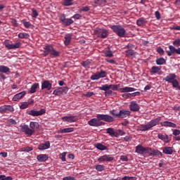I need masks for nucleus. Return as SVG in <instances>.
I'll return each instance as SVG.
<instances>
[{
	"label": "nucleus",
	"instance_id": "c756f323",
	"mask_svg": "<svg viewBox=\"0 0 180 180\" xmlns=\"http://www.w3.org/2000/svg\"><path fill=\"white\" fill-rule=\"evenodd\" d=\"M106 134H109L111 137H117V133L115 132V129H113V128L107 129Z\"/></svg>",
	"mask_w": 180,
	"mask_h": 180
},
{
	"label": "nucleus",
	"instance_id": "9d476101",
	"mask_svg": "<svg viewBox=\"0 0 180 180\" xmlns=\"http://www.w3.org/2000/svg\"><path fill=\"white\" fill-rule=\"evenodd\" d=\"M59 20L63 26H70V25H72L74 23V20L71 18H67L65 17V14H62L60 16Z\"/></svg>",
	"mask_w": 180,
	"mask_h": 180
},
{
	"label": "nucleus",
	"instance_id": "2eb2a0df",
	"mask_svg": "<svg viewBox=\"0 0 180 180\" xmlns=\"http://www.w3.org/2000/svg\"><path fill=\"white\" fill-rule=\"evenodd\" d=\"M113 160H115V158L113 156H112V155H103V156H101L98 158V162H105L106 161L108 162H110L113 161Z\"/></svg>",
	"mask_w": 180,
	"mask_h": 180
},
{
	"label": "nucleus",
	"instance_id": "f704fd0d",
	"mask_svg": "<svg viewBox=\"0 0 180 180\" xmlns=\"http://www.w3.org/2000/svg\"><path fill=\"white\" fill-rule=\"evenodd\" d=\"M37 88H39V83L33 84L30 88V94H34Z\"/></svg>",
	"mask_w": 180,
	"mask_h": 180
},
{
	"label": "nucleus",
	"instance_id": "052dcab7",
	"mask_svg": "<svg viewBox=\"0 0 180 180\" xmlns=\"http://www.w3.org/2000/svg\"><path fill=\"white\" fill-rule=\"evenodd\" d=\"M120 160L123 162H127L129 161V158L126 155H121Z\"/></svg>",
	"mask_w": 180,
	"mask_h": 180
},
{
	"label": "nucleus",
	"instance_id": "e433bc0d",
	"mask_svg": "<svg viewBox=\"0 0 180 180\" xmlns=\"http://www.w3.org/2000/svg\"><path fill=\"white\" fill-rule=\"evenodd\" d=\"M30 127L32 130H34V129H39V125L37 122H31L30 123Z\"/></svg>",
	"mask_w": 180,
	"mask_h": 180
},
{
	"label": "nucleus",
	"instance_id": "c03bdc74",
	"mask_svg": "<svg viewBox=\"0 0 180 180\" xmlns=\"http://www.w3.org/2000/svg\"><path fill=\"white\" fill-rule=\"evenodd\" d=\"M91 64L90 60H86L85 61H83L82 63V67H84V68H89V65Z\"/></svg>",
	"mask_w": 180,
	"mask_h": 180
},
{
	"label": "nucleus",
	"instance_id": "5fc2aeb1",
	"mask_svg": "<svg viewBox=\"0 0 180 180\" xmlns=\"http://www.w3.org/2000/svg\"><path fill=\"white\" fill-rule=\"evenodd\" d=\"M32 16L33 18H37L39 16V13H37V11L35 8H32Z\"/></svg>",
	"mask_w": 180,
	"mask_h": 180
},
{
	"label": "nucleus",
	"instance_id": "a211bd4d",
	"mask_svg": "<svg viewBox=\"0 0 180 180\" xmlns=\"http://www.w3.org/2000/svg\"><path fill=\"white\" fill-rule=\"evenodd\" d=\"M129 109L131 112H139L140 110V105H139L136 101H131Z\"/></svg>",
	"mask_w": 180,
	"mask_h": 180
},
{
	"label": "nucleus",
	"instance_id": "39448f33",
	"mask_svg": "<svg viewBox=\"0 0 180 180\" xmlns=\"http://www.w3.org/2000/svg\"><path fill=\"white\" fill-rule=\"evenodd\" d=\"M4 44L6 47V49H8V50H15L16 49H19L20 47V45L22 44L20 43V41L18 40L15 44H12V41L8 39H6L4 41Z\"/></svg>",
	"mask_w": 180,
	"mask_h": 180
},
{
	"label": "nucleus",
	"instance_id": "473e14b6",
	"mask_svg": "<svg viewBox=\"0 0 180 180\" xmlns=\"http://www.w3.org/2000/svg\"><path fill=\"white\" fill-rule=\"evenodd\" d=\"M70 43H71V35L70 34H65L64 41L65 46H68Z\"/></svg>",
	"mask_w": 180,
	"mask_h": 180
},
{
	"label": "nucleus",
	"instance_id": "6ab92c4d",
	"mask_svg": "<svg viewBox=\"0 0 180 180\" xmlns=\"http://www.w3.org/2000/svg\"><path fill=\"white\" fill-rule=\"evenodd\" d=\"M162 127H172L173 129L176 128V124L169 121H165L160 123Z\"/></svg>",
	"mask_w": 180,
	"mask_h": 180
},
{
	"label": "nucleus",
	"instance_id": "603ef678",
	"mask_svg": "<svg viewBox=\"0 0 180 180\" xmlns=\"http://www.w3.org/2000/svg\"><path fill=\"white\" fill-rule=\"evenodd\" d=\"M29 105H30V103H27V102H25V103H22L20 105V108L21 109H26L27 108H29Z\"/></svg>",
	"mask_w": 180,
	"mask_h": 180
},
{
	"label": "nucleus",
	"instance_id": "0eeeda50",
	"mask_svg": "<svg viewBox=\"0 0 180 180\" xmlns=\"http://www.w3.org/2000/svg\"><path fill=\"white\" fill-rule=\"evenodd\" d=\"M94 34L97 36V37H100V39H106V37L109 36V31L105 29L96 28L94 30Z\"/></svg>",
	"mask_w": 180,
	"mask_h": 180
},
{
	"label": "nucleus",
	"instance_id": "ddd939ff",
	"mask_svg": "<svg viewBox=\"0 0 180 180\" xmlns=\"http://www.w3.org/2000/svg\"><path fill=\"white\" fill-rule=\"evenodd\" d=\"M21 130L28 136H33V134H34V130L30 128L29 125L24 124L21 126Z\"/></svg>",
	"mask_w": 180,
	"mask_h": 180
},
{
	"label": "nucleus",
	"instance_id": "e2e57ef3",
	"mask_svg": "<svg viewBox=\"0 0 180 180\" xmlns=\"http://www.w3.org/2000/svg\"><path fill=\"white\" fill-rule=\"evenodd\" d=\"M110 89H112V91H118L117 86L116 84H110Z\"/></svg>",
	"mask_w": 180,
	"mask_h": 180
},
{
	"label": "nucleus",
	"instance_id": "4be33fe9",
	"mask_svg": "<svg viewBox=\"0 0 180 180\" xmlns=\"http://www.w3.org/2000/svg\"><path fill=\"white\" fill-rule=\"evenodd\" d=\"M173 147L170 146H165L162 148V151L164 154H166L167 155H171L174 153Z\"/></svg>",
	"mask_w": 180,
	"mask_h": 180
},
{
	"label": "nucleus",
	"instance_id": "412c9836",
	"mask_svg": "<svg viewBox=\"0 0 180 180\" xmlns=\"http://www.w3.org/2000/svg\"><path fill=\"white\" fill-rule=\"evenodd\" d=\"M160 71H161V66H153L150 70V73L151 74V75H154V74H158V75H161V73H160Z\"/></svg>",
	"mask_w": 180,
	"mask_h": 180
},
{
	"label": "nucleus",
	"instance_id": "a878e982",
	"mask_svg": "<svg viewBox=\"0 0 180 180\" xmlns=\"http://www.w3.org/2000/svg\"><path fill=\"white\" fill-rule=\"evenodd\" d=\"M39 162H46L49 160V156L46 154H40L37 157Z\"/></svg>",
	"mask_w": 180,
	"mask_h": 180
},
{
	"label": "nucleus",
	"instance_id": "ea45409f",
	"mask_svg": "<svg viewBox=\"0 0 180 180\" xmlns=\"http://www.w3.org/2000/svg\"><path fill=\"white\" fill-rule=\"evenodd\" d=\"M104 56L105 57H112L113 56V52L110 51V49L108 48L107 50L104 51Z\"/></svg>",
	"mask_w": 180,
	"mask_h": 180
},
{
	"label": "nucleus",
	"instance_id": "774afa93",
	"mask_svg": "<svg viewBox=\"0 0 180 180\" xmlns=\"http://www.w3.org/2000/svg\"><path fill=\"white\" fill-rule=\"evenodd\" d=\"M8 124H16V121L13 119H10L7 121Z\"/></svg>",
	"mask_w": 180,
	"mask_h": 180
},
{
	"label": "nucleus",
	"instance_id": "0e129e2a",
	"mask_svg": "<svg viewBox=\"0 0 180 180\" xmlns=\"http://www.w3.org/2000/svg\"><path fill=\"white\" fill-rule=\"evenodd\" d=\"M89 6H82L81 8H80V11L82 12H88V11H89Z\"/></svg>",
	"mask_w": 180,
	"mask_h": 180
},
{
	"label": "nucleus",
	"instance_id": "423d86ee",
	"mask_svg": "<svg viewBox=\"0 0 180 180\" xmlns=\"http://www.w3.org/2000/svg\"><path fill=\"white\" fill-rule=\"evenodd\" d=\"M4 44L6 47V49H8V50H15L16 49H19L20 47V45L22 44L20 43V41L18 40L15 44H12V41L8 39H6L4 41Z\"/></svg>",
	"mask_w": 180,
	"mask_h": 180
},
{
	"label": "nucleus",
	"instance_id": "aec40b11",
	"mask_svg": "<svg viewBox=\"0 0 180 180\" xmlns=\"http://www.w3.org/2000/svg\"><path fill=\"white\" fill-rule=\"evenodd\" d=\"M8 112H13V107L11 105H4L0 108V113H8Z\"/></svg>",
	"mask_w": 180,
	"mask_h": 180
},
{
	"label": "nucleus",
	"instance_id": "7c9ffc66",
	"mask_svg": "<svg viewBox=\"0 0 180 180\" xmlns=\"http://www.w3.org/2000/svg\"><path fill=\"white\" fill-rule=\"evenodd\" d=\"M135 152L137 153V154H144V146L138 145L136 146Z\"/></svg>",
	"mask_w": 180,
	"mask_h": 180
},
{
	"label": "nucleus",
	"instance_id": "4d7b16f0",
	"mask_svg": "<svg viewBox=\"0 0 180 180\" xmlns=\"http://www.w3.org/2000/svg\"><path fill=\"white\" fill-rule=\"evenodd\" d=\"M33 150V148L32 147H24L22 148V151H25V153H29L30 151H32Z\"/></svg>",
	"mask_w": 180,
	"mask_h": 180
},
{
	"label": "nucleus",
	"instance_id": "de8ad7c7",
	"mask_svg": "<svg viewBox=\"0 0 180 180\" xmlns=\"http://www.w3.org/2000/svg\"><path fill=\"white\" fill-rule=\"evenodd\" d=\"M126 52V56L127 57H130L131 56H134V51L132 49H128L127 51H125Z\"/></svg>",
	"mask_w": 180,
	"mask_h": 180
},
{
	"label": "nucleus",
	"instance_id": "393cba45",
	"mask_svg": "<svg viewBox=\"0 0 180 180\" xmlns=\"http://www.w3.org/2000/svg\"><path fill=\"white\" fill-rule=\"evenodd\" d=\"M119 91L120 92H121V94H124L126 92H134V91H136V89H134V87L125 86L119 89Z\"/></svg>",
	"mask_w": 180,
	"mask_h": 180
},
{
	"label": "nucleus",
	"instance_id": "49530a36",
	"mask_svg": "<svg viewBox=\"0 0 180 180\" xmlns=\"http://www.w3.org/2000/svg\"><path fill=\"white\" fill-rule=\"evenodd\" d=\"M158 139H160V140H165V141H168V135L164 136L162 134H158Z\"/></svg>",
	"mask_w": 180,
	"mask_h": 180
},
{
	"label": "nucleus",
	"instance_id": "13d9d810",
	"mask_svg": "<svg viewBox=\"0 0 180 180\" xmlns=\"http://www.w3.org/2000/svg\"><path fill=\"white\" fill-rule=\"evenodd\" d=\"M173 44L175 46V47H179L180 46V39H177L173 41Z\"/></svg>",
	"mask_w": 180,
	"mask_h": 180
},
{
	"label": "nucleus",
	"instance_id": "2f4dec72",
	"mask_svg": "<svg viewBox=\"0 0 180 180\" xmlns=\"http://www.w3.org/2000/svg\"><path fill=\"white\" fill-rule=\"evenodd\" d=\"M95 147L97 148V150H100L101 151H105V150H108V146L102 143H96Z\"/></svg>",
	"mask_w": 180,
	"mask_h": 180
},
{
	"label": "nucleus",
	"instance_id": "69168bd1",
	"mask_svg": "<svg viewBox=\"0 0 180 180\" xmlns=\"http://www.w3.org/2000/svg\"><path fill=\"white\" fill-rule=\"evenodd\" d=\"M173 136H175L176 137L177 136H179V134H180V131H179V129H173Z\"/></svg>",
	"mask_w": 180,
	"mask_h": 180
},
{
	"label": "nucleus",
	"instance_id": "6e6552de",
	"mask_svg": "<svg viewBox=\"0 0 180 180\" xmlns=\"http://www.w3.org/2000/svg\"><path fill=\"white\" fill-rule=\"evenodd\" d=\"M96 118L99 122L101 120H103V122H107V123H112V122H115V119L113 117L109 115H104V114H98L96 115Z\"/></svg>",
	"mask_w": 180,
	"mask_h": 180
},
{
	"label": "nucleus",
	"instance_id": "5701e85b",
	"mask_svg": "<svg viewBox=\"0 0 180 180\" xmlns=\"http://www.w3.org/2000/svg\"><path fill=\"white\" fill-rule=\"evenodd\" d=\"M50 148V142L46 141L44 143H41L38 146V150H40V151H43V150H47Z\"/></svg>",
	"mask_w": 180,
	"mask_h": 180
},
{
	"label": "nucleus",
	"instance_id": "7ed1b4c3",
	"mask_svg": "<svg viewBox=\"0 0 180 180\" xmlns=\"http://www.w3.org/2000/svg\"><path fill=\"white\" fill-rule=\"evenodd\" d=\"M110 27L118 37H126V30L123 26L120 25H110Z\"/></svg>",
	"mask_w": 180,
	"mask_h": 180
},
{
	"label": "nucleus",
	"instance_id": "c85d7f7f",
	"mask_svg": "<svg viewBox=\"0 0 180 180\" xmlns=\"http://www.w3.org/2000/svg\"><path fill=\"white\" fill-rule=\"evenodd\" d=\"M74 131V128L72 127H68V128H64V129H60L58 130L57 133H72Z\"/></svg>",
	"mask_w": 180,
	"mask_h": 180
},
{
	"label": "nucleus",
	"instance_id": "58836bf2",
	"mask_svg": "<svg viewBox=\"0 0 180 180\" xmlns=\"http://www.w3.org/2000/svg\"><path fill=\"white\" fill-rule=\"evenodd\" d=\"M100 91H105V92L109 91L110 89V84L108 85V84L102 85L99 87Z\"/></svg>",
	"mask_w": 180,
	"mask_h": 180
},
{
	"label": "nucleus",
	"instance_id": "f8f14e48",
	"mask_svg": "<svg viewBox=\"0 0 180 180\" xmlns=\"http://www.w3.org/2000/svg\"><path fill=\"white\" fill-rule=\"evenodd\" d=\"M46 113V109L42 108L40 110H27V115H29L30 116H41L42 115H44Z\"/></svg>",
	"mask_w": 180,
	"mask_h": 180
},
{
	"label": "nucleus",
	"instance_id": "f257e3e1",
	"mask_svg": "<svg viewBox=\"0 0 180 180\" xmlns=\"http://www.w3.org/2000/svg\"><path fill=\"white\" fill-rule=\"evenodd\" d=\"M162 117H158L155 119L151 120L149 122H148L146 124H141L140 126V131H147L153 127H155V126L160 124V122L162 120Z\"/></svg>",
	"mask_w": 180,
	"mask_h": 180
},
{
	"label": "nucleus",
	"instance_id": "cd10ccee",
	"mask_svg": "<svg viewBox=\"0 0 180 180\" xmlns=\"http://www.w3.org/2000/svg\"><path fill=\"white\" fill-rule=\"evenodd\" d=\"M147 24V19L144 18H140L136 20L137 26L143 27Z\"/></svg>",
	"mask_w": 180,
	"mask_h": 180
},
{
	"label": "nucleus",
	"instance_id": "8fccbe9b",
	"mask_svg": "<svg viewBox=\"0 0 180 180\" xmlns=\"http://www.w3.org/2000/svg\"><path fill=\"white\" fill-rule=\"evenodd\" d=\"M65 155H67V152H63L59 155V158H60V160H62L63 162H65Z\"/></svg>",
	"mask_w": 180,
	"mask_h": 180
},
{
	"label": "nucleus",
	"instance_id": "c9c22d12",
	"mask_svg": "<svg viewBox=\"0 0 180 180\" xmlns=\"http://www.w3.org/2000/svg\"><path fill=\"white\" fill-rule=\"evenodd\" d=\"M18 36L19 39H29L30 37V35L26 32H20Z\"/></svg>",
	"mask_w": 180,
	"mask_h": 180
},
{
	"label": "nucleus",
	"instance_id": "864d4df0",
	"mask_svg": "<svg viewBox=\"0 0 180 180\" xmlns=\"http://www.w3.org/2000/svg\"><path fill=\"white\" fill-rule=\"evenodd\" d=\"M22 25L26 27L27 29H29L32 26V24L30 22L22 20Z\"/></svg>",
	"mask_w": 180,
	"mask_h": 180
},
{
	"label": "nucleus",
	"instance_id": "dca6fc26",
	"mask_svg": "<svg viewBox=\"0 0 180 180\" xmlns=\"http://www.w3.org/2000/svg\"><path fill=\"white\" fill-rule=\"evenodd\" d=\"M130 113L131 112L126 110H120L119 113H117V116L118 119H124L125 117H128L130 116Z\"/></svg>",
	"mask_w": 180,
	"mask_h": 180
},
{
	"label": "nucleus",
	"instance_id": "09e8293b",
	"mask_svg": "<svg viewBox=\"0 0 180 180\" xmlns=\"http://www.w3.org/2000/svg\"><path fill=\"white\" fill-rule=\"evenodd\" d=\"M13 178L11 176L0 175V180H12Z\"/></svg>",
	"mask_w": 180,
	"mask_h": 180
},
{
	"label": "nucleus",
	"instance_id": "79ce46f5",
	"mask_svg": "<svg viewBox=\"0 0 180 180\" xmlns=\"http://www.w3.org/2000/svg\"><path fill=\"white\" fill-rule=\"evenodd\" d=\"M53 95H56V96H61V95H63L61 89L59 87L58 89H55L53 92Z\"/></svg>",
	"mask_w": 180,
	"mask_h": 180
},
{
	"label": "nucleus",
	"instance_id": "1a4fd4ad",
	"mask_svg": "<svg viewBox=\"0 0 180 180\" xmlns=\"http://www.w3.org/2000/svg\"><path fill=\"white\" fill-rule=\"evenodd\" d=\"M9 72H11V69L6 65H0V78L5 81L6 79V75H9Z\"/></svg>",
	"mask_w": 180,
	"mask_h": 180
},
{
	"label": "nucleus",
	"instance_id": "680f3d73",
	"mask_svg": "<svg viewBox=\"0 0 180 180\" xmlns=\"http://www.w3.org/2000/svg\"><path fill=\"white\" fill-rule=\"evenodd\" d=\"M122 96L124 99H129V98H131V94H122Z\"/></svg>",
	"mask_w": 180,
	"mask_h": 180
},
{
	"label": "nucleus",
	"instance_id": "bb28decb",
	"mask_svg": "<svg viewBox=\"0 0 180 180\" xmlns=\"http://www.w3.org/2000/svg\"><path fill=\"white\" fill-rule=\"evenodd\" d=\"M149 155L153 157H162V153L158 150L152 149L151 152L149 153Z\"/></svg>",
	"mask_w": 180,
	"mask_h": 180
},
{
	"label": "nucleus",
	"instance_id": "3c124183",
	"mask_svg": "<svg viewBox=\"0 0 180 180\" xmlns=\"http://www.w3.org/2000/svg\"><path fill=\"white\" fill-rule=\"evenodd\" d=\"M153 150V148L148 147H144L143 148V154H149Z\"/></svg>",
	"mask_w": 180,
	"mask_h": 180
},
{
	"label": "nucleus",
	"instance_id": "20e7f679",
	"mask_svg": "<svg viewBox=\"0 0 180 180\" xmlns=\"http://www.w3.org/2000/svg\"><path fill=\"white\" fill-rule=\"evenodd\" d=\"M177 76L175 73H169L167 76L163 78V81L172 84L173 88H176L179 85V82L176 80Z\"/></svg>",
	"mask_w": 180,
	"mask_h": 180
},
{
	"label": "nucleus",
	"instance_id": "b1692460",
	"mask_svg": "<svg viewBox=\"0 0 180 180\" xmlns=\"http://www.w3.org/2000/svg\"><path fill=\"white\" fill-rule=\"evenodd\" d=\"M25 95H26V91H22L20 93H18L13 96V101L14 102H18V101H20V99H22V98H23Z\"/></svg>",
	"mask_w": 180,
	"mask_h": 180
},
{
	"label": "nucleus",
	"instance_id": "f3484780",
	"mask_svg": "<svg viewBox=\"0 0 180 180\" xmlns=\"http://www.w3.org/2000/svg\"><path fill=\"white\" fill-rule=\"evenodd\" d=\"M62 120L63 122H68V123H74L78 120V117L72 115L65 116L62 117Z\"/></svg>",
	"mask_w": 180,
	"mask_h": 180
},
{
	"label": "nucleus",
	"instance_id": "bf43d9fd",
	"mask_svg": "<svg viewBox=\"0 0 180 180\" xmlns=\"http://www.w3.org/2000/svg\"><path fill=\"white\" fill-rule=\"evenodd\" d=\"M157 51H158V53L160 56H164L165 51H164V49H162V48L158 47V48L157 49Z\"/></svg>",
	"mask_w": 180,
	"mask_h": 180
},
{
	"label": "nucleus",
	"instance_id": "9b49d317",
	"mask_svg": "<svg viewBox=\"0 0 180 180\" xmlns=\"http://www.w3.org/2000/svg\"><path fill=\"white\" fill-rule=\"evenodd\" d=\"M88 124L89 126H92L93 127H99L100 126H105L106 123L102 121H99L98 118H93L88 122Z\"/></svg>",
	"mask_w": 180,
	"mask_h": 180
},
{
	"label": "nucleus",
	"instance_id": "72a5a7b5",
	"mask_svg": "<svg viewBox=\"0 0 180 180\" xmlns=\"http://www.w3.org/2000/svg\"><path fill=\"white\" fill-rule=\"evenodd\" d=\"M166 63L167 60L164 58H159L156 59L157 65H164Z\"/></svg>",
	"mask_w": 180,
	"mask_h": 180
},
{
	"label": "nucleus",
	"instance_id": "6e6d98bb",
	"mask_svg": "<svg viewBox=\"0 0 180 180\" xmlns=\"http://www.w3.org/2000/svg\"><path fill=\"white\" fill-rule=\"evenodd\" d=\"M11 23L13 25V26H14V27H18V21H16V19L11 18Z\"/></svg>",
	"mask_w": 180,
	"mask_h": 180
},
{
	"label": "nucleus",
	"instance_id": "a19ab883",
	"mask_svg": "<svg viewBox=\"0 0 180 180\" xmlns=\"http://www.w3.org/2000/svg\"><path fill=\"white\" fill-rule=\"evenodd\" d=\"M98 72V77L100 78H106V75H108V73H106V71L103 70H101Z\"/></svg>",
	"mask_w": 180,
	"mask_h": 180
},
{
	"label": "nucleus",
	"instance_id": "a18cd8bd",
	"mask_svg": "<svg viewBox=\"0 0 180 180\" xmlns=\"http://www.w3.org/2000/svg\"><path fill=\"white\" fill-rule=\"evenodd\" d=\"M96 171H98V172H102V171H103L105 169V166H103L102 165H97L96 166Z\"/></svg>",
	"mask_w": 180,
	"mask_h": 180
},
{
	"label": "nucleus",
	"instance_id": "4468645a",
	"mask_svg": "<svg viewBox=\"0 0 180 180\" xmlns=\"http://www.w3.org/2000/svg\"><path fill=\"white\" fill-rule=\"evenodd\" d=\"M53 88V83L50 80H44L41 82V89L43 91L46 89V91H51Z\"/></svg>",
	"mask_w": 180,
	"mask_h": 180
},
{
	"label": "nucleus",
	"instance_id": "338daca9",
	"mask_svg": "<svg viewBox=\"0 0 180 180\" xmlns=\"http://www.w3.org/2000/svg\"><path fill=\"white\" fill-rule=\"evenodd\" d=\"M63 180H75V177L71 176H67L63 178Z\"/></svg>",
	"mask_w": 180,
	"mask_h": 180
},
{
	"label": "nucleus",
	"instance_id": "4c0bfd02",
	"mask_svg": "<svg viewBox=\"0 0 180 180\" xmlns=\"http://www.w3.org/2000/svg\"><path fill=\"white\" fill-rule=\"evenodd\" d=\"M72 2H74V0H63V6H72V5H74Z\"/></svg>",
	"mask_w": 180,
	"mask_h": 180
},
{
	"label": "nucleus",
	"instance_id": "37998d69",
	"mask_svg": "<svg viewBox=\"0 0 180 180\" xmlns=\"http://www.w3.org/2000/svg\"><path fill=\"white\" fill-rule=\"evenodd\" d=\"M90 79L92 81H96L98 79H101V78L99 77V73L98 72H96L94 75L91 76Z\"/></svg>",
	"mask_w": 180,
	"mask_h": 180
},
{
	"label": "nucleus",
	"instance_id": "f03ea898",
	"mask_svg": "<svg viewBox=\"0 0 180 180\" xmlns=\"http://www.w3.org/2000/svg\"><path fill=\"white\" fill-rule=\"evenodd\" d=\"M49 54L51 58H56L60 56V52L56 51L51 45H47L44 47L43 56L47 57Z\"/></svg>",
	"mask_w": 180,
	"mask_h": 180
}]
</instances>
